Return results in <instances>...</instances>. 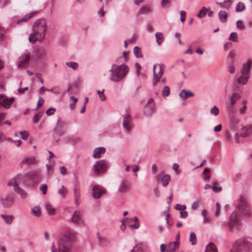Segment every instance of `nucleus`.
Returning a JSON list of instances; mask_svg holds the SVG:
<instances>
[{
  "instance_id": "1",
  "label": "nucleus",
  "mask_w": 252,
  "mask_h": 252,
  "mask_svg": "<svg viewBox=\"0 0 252 252\" xmlns=\"http://www.w3.org/2000/svg\"><path fill=\"white\" fill-rule=\"evenodd\" d=\"M76 240V238L74 232H65L58 241V252H72Z\"/></svg>"
},
{
  "instance_id": "2",
  "label": "nucleus",
  "mask_w": 252,
  "mask_h": 252,
  "mask_svg": "<svg viewBox=\"0 0 252 252\" xmlns=\"http://www.w3.org/2000/svg\"><path fill=\"white\" fill-rule=\"evenodd\" d=\"M128 71V67L124 63L120 65L113 64L110 70L111 73L110 79L112 81L118 82L126 75Z\"/></svg>"
},
{
  "instance_id": "3",
  "label": "nucleus",
  "mask_w": 252,
  "mask_h": 252,
  "mask_svg": "<svg viewBox=\"0 0 252 252\" xmlns=\"http://www.w3.org/2000/svg\"><path fill=\"white\" fill-rule=\"evenodd\" d=\"M252 240L246 238L237 240L231 252H252Z\"/></svg>"
},
{
  "instance_id": "4",
  "label": "nucleus",
  "mask_w": 252,
  "mask_h": 252,
  "mask_svg": "<svg viewBox=\"0 0 252 252\" xmlns=\"http://www.w3.org/2000/svg\"><path fill=\"white\" fill-rule=\"evenodd\" d=\"M32 31L36 33V36L40 41L45 38V32L47 29L46 21L44 19H40L35 21L32 26Z\"/></svg>"
},
{
  "instance_id": "5",
  "label": "nucleus",
  "mask_w": 252,
  "mask_h": 252,
  "mask_svg": "<svg viewBox=\"0 0 252 252\" xmlns=\"http://www.w3.org/2000/svg\"><path fill=\"white\" fill-rule=\"evenodd\" d=\"M252 61L248 59L246 63L243 64L241 69L242 75L237 79L236 82L238 84L245 85L248 82L251 75V66Z\"/></svg>"
},
{
  "instance_id": "6",
  "label": "nucleus",
  "mask_w": 252,
  "mask_h": 252,
  "mask_svg": "<svg viewBox=\"0 0 252 252\" xmlns=\"http://www.w3.org/2000/svg\"><path fill=\"white\" fill-rule=\"evenodd\" d=\"M236 207L239 209L240 212L247 217H251L252 215L251 207L248 203L245 197L243 195L240 196L237 200Z\"/></svg>"
},
{
  "instance_id": "7",
  "label": "nucleus",
  "mask_w": 252,
  "mask_h": 252,
  "mask_svg": "<svg viewBox=\"0 0 252 252\" xmlns=\"http://www.w3.org/2000/svg\"><path fill=\"white\" fill-rule=\"evenodd\" d=\"M106 170L107 163L104 160L97 161L93 167V170L95 174L104 172Z\"/></svg>"
},
{
  "instance_id": "8",
  "label": "nucleus",
  "mask_w": 252,
  "mask_h": 252,
  "mask_svg": "<svg viewBox=\"0 0 252 252\" xmlns=\"http://www.w3.org/2000/svg\"><path fill=\"white\" fill-rule=\"evenodd\" d=\"M123 126L127 132H130L133 127L132 118L126 110V114L124 117Z\"/></svg>"
},
{
  "instance_id": "9",
  "label": "nucleus",
  "mask_w": 252,
  "mask_h": 252,
  "mask_svg": "<svg viewBox=\"0 0 252 252\" xmlns=\"http://www.w3.org/2000/svg\"><path fill=\"white\" fill-rule=\"evenodd\" d=\"M93 196L94 198H99L102 194L106 192V189L102 186L96 185H94L92 189Z\"/></svg>"
},
{
  "instance_id": "10",
  "label": "nucleus",
  "mask_w": 252,
  "mask_h": 252,
  "mask_svg": "<svg viewBox=\"0 0 252 252\" xmlns=\"http://www.w3.org/2000/svg\"><path fill=\"white\" fill-rule=\"evenodd\" d=\"M19 62L18 67H25L27 66L30 61V56L27 53L23 54L19 58Z\"/></svg>"
},
{
  "instance_id": "11",
  "label": "nucleus",
  "mask_w": 252,
  "mask_h": 252,
  "mask_svg": "<svg viewBox=\"0 0 252 252\" xmlns=\"http://www.w3.org/2000/svg\"><path fill=\"white\" fill-rule=\"evenodd\" d=\"M69 221L76 224L82 223L83 220L81 217L80 212L78 211L74 212L72 217L69 219Z\"/></svg>"
},
{
  "instance_id": "12",
  "label": "nucleus",
  "mask_w": 252,
  "mask_h": 252,
  "mask_svg": "<svg viewBox=\"0 0 252 252\" xmlns=\"http://www.w3.org/2000/svg\"><path fill=\"white\" fill-rule=\"evenodd\" d=\"M64 126L65 122L59 119L57 123V125L54 129V134H56L59 135H61L63 134L62 128L64 127Z\"/></svg>"
},
{
  "instance_id": "13",
  "label": "nucleus",
  "mask_w": 252,
  "mask_h": 252,
  "mask_svg": "<svg viewBox=\"0 0 252 252\" xmlns=\"http://www.w3.org/2000/svg\"><path fill=\"white\" fill-rule=\"evenodd\" d=\"M157 67V66L154 65L153 67V83L152 85L153 87H155L158 83H159L161 84H163L165 82V79L164 78L158 77L156 78V72L155 69Z\"/></svg>"
},
{
  "instance_id": "14",
  "label": "nucleus",
  "mask_w": 252,
  "mask_h": 252,
  "mask_svg": "<svg viewBox=\"0 0 252 252\" xmlns=\"http://www.w3.org/2000/svg\"><path fill=\"white\" fill-rule=\"evenodd\" d=\"M40 172L39 171H32L28 174L30 180L34 182H38L40 180Z\"/></svg>"
},
{
  "instance_id": "15",
  "label": "nucleus",
  "mask_w": 252,
  "mask_h": 252,
  "mask_svg": "<svg viewBox=\"0 0 252 252\" xmlns=\"http://www.w3.org/2000/svg\"><path fill=\"white\" fill-rule=\"evenodd\" d=\"M15 97H12L8 98L7 96L5 98V99L1 101L0 103V105L2 106L4 108L6 109H8L11 104L14 102Z\"/></svg>"
},
{
  "instance_id": "16",
  "label": "nucleus",
  "mask_w": 252,
  "mask_h": 252,
  "mask_svg": "<svg viewBox=\"0 0 252 252\" xmlns=\"http://www.w3.org/2000/svg\"><path fill=\"white\" fill-rule=\"evenodd\" d=\"M155 108V104L148 105V104H146L144 108L143 113L145 116H150L154 113Z\"/></svg>"
},
{
  "instance_id": "17",
  "label": "nucleus",
  "mask_w": 252,
  "mask_h": 252,
  "mask_svg": "<svg viewBox=\"0 0 252 252\" xmlns=\"http://www.w3.org/2000/svg\"><path fill=\"white\" fill-rule=\"evenodd\" d=\"M152 7L151 3H147L143 5L138 11L139 14L146 15L149 14Z\"/></svg>"
},
{
  "instance_id": "18",
  "label": "nucleus",
  "mask_w": 252,
  "mask_h": 252,
  "mask_svg": "<svg viewBox=\"0 0 252 252\" xmlns=\"http://www.w3.org/2000/svg\"><path fill=\"white\" fill-rule=\"evenodd\" d=\"M238 222L237 214L236 211L233 212L230 217V226L231 228L237 226Z\"/></svg>"
},
{
  "instance_id": "19",
  "label": "nucleus",
  "mask_w": 252,
  "mask_h": 252,
  "mask_svg": "<svg viewBox=\"0 0 252 252\" xmlns=\"http://www.w3.org/2000/svg\"><path fill=\"white\" fill-rule=\"evenodd\" d=\"M13 197L12 196H8L5 198H1V202L5 208L9 207L11 206L13 202Z\"/></svg>"
},
{
  "instance_id": "20",
  "label": "nucleus",
  "mask_w": 252,
  "mask_h": 252,
  "mask_svg": "<svg viewBox=\"0 0 252 252\" xmlns=\"http://www.w3.org/2000/svg\"><path fill=\"white\" fill-rule=\"evenodd\" d=\"M130 184L127 181H123L120 185L119 190L121 193H125L128 191Z\"/></svg>"
},
{
  "instance_id": "21",
  "label": "nucleus",
  "mask_w": 252,
  "mask_h": 252,
  "mask_svg": "<svg viewBox=\"0 0 252 252\" xmlns=\"http://www.w3.org/2000/svg\"><path fill=\"white\" fill-rule=\"evenodd\" d=\"M106 149L104 147H98L95 148L93 153V157L94 158H99L100 155L104 154L105 152Z\"/></svg>"
},
{
  "instance_id": "22",
  "label": "nucleus",
  "mask_w": 252,
  "mask_h": 252,
  "mask_svg": "<svg viewBox=\"0 0 252 252\" xmlns=\"http://www.w3.org/2000/svg\"><path fill=\"white\" fill-rule=\"evenodd\" d=\"M218 17L222 23H225L227 21L228 14L224 10H220L218 13Z\"/></svg>"
},
{
  "instance_id": "23",
  "label": "nucleus",
  "mask_w": 252,
  "mask_h": 252,
  "mask_svg": "<svg viewBox=\"0 0 252 252\" xmlns=\"http://www.w3.org/2000/svg\"><path fill=\"white\" fill-rule=\"evenodd\" d=\"M179 96L181 97H183L184 98H187L191 96H193L194 94L190 91H186L183 90L179 93Z\"/></svg>"
},
{
  "instance_id": "24",
  "label": "nucleus",
  "mask_w": 252,
  "mask_h": 252,
  "mask_svg": "<svg viewBox=\"0 0 252 252\" xmlns=\"http://www.w3.org/2000/svg\"><path fill=\"white\" fill-rule=\"evenodd\" d=\"M36 13L37 12H32L29 14L26 15L23 18L19 19L18 21L17 24H20L23 22L28 21L29 19L33 17Z\"/></svg>"
},
{
  "instance_id": "25",
  "label": "nucleus",
  "mask_w": 252,
  "mask_h": 252,
  "mask_svg": "<svg viewBox=\"0 0 252 252\" xmlns=\"http://www.w3.org/2000/svg\"><path fill=\"white\" fill-rule=\"evenodd\" d=\"M179 245L175 244L174 242H170L166 249V252H175L178 248Z\"/></svg>"
},
{
  "instance_id": "26",
  "label": "nucleus",
  "mask_w": 252,
  "mask_h": 252,
  "mask_svg": "<svg viewBox=\"0 0 252 252\" xmlns=\"http://www.w3.org/2000/svg\"><path fill=\"white\" fill-rule=\"evenodd\" d=\"M171 180L170 176L169 174L164 175L161 179V183L163 187H166Z\"/></svg>"
},
{
  "instance_id": "27",
  "label": "nucleus",
  "mask_w": 252,
  "mask_h": 252,
  "mask_svg": "<svg viewBox=\"0 0 252 252\" xmlns=\"http://www.w3.org/2000/svg\"><path fill=\"white\" fill-rule=\"evenodd\" d=\"M98 239L99 240L98 246L100 247L106 246L107 244L109 243V240L105 237H101L100 236H98Z\"/></svg>"
},
{
  "instance_id": "28",
  "label": "nucleus",
  "mask_w": 252,
  "mask_h": 252,
  "mask_svg": "<svg viewBox=\"0 0 252 252\" xmlns=\"http://www.w3.org/2000/svg\"><path fill=\"white\" fill-rule=\"evenodd\" d=\"M206 252H218V251L215 245L210 243L206 247Z\"/></svg>"
},
{
  "instance_id": "29",
  "label": "nucleus",
  "mask_w": 252,
  "mask_h": 252,
  "mask_svg": "<svg viewBox=\"0 0 252 252\" xmlns=\"http://www.w3.org/2000/svg\"><path fill=\"white\" fill-rule=\"evenodd\" d=\"M22 179V177L21 174H18L14 178V188L18 187V185L21 183Z\"/></svg>"
},
{
  "instance_id": "30",
  "label": "nucleus",
  "mask_w": 252,
  "mask_h": 252,
  "mask_svg": "<svg viewBox=\"0 0 252 252\" xmlns=\"http://www.w3.org/2000/svg\"><path fill=\"white\" fill-rule=\"evenodd\" d=\"M14 189L15 191H16L20 195L21 198H25L27 196V193L26 191H25L23 189L20 188L19 187L16 188H14Z\"/></svg>"
},
{
  "instance_id": "31",
  "label": "nucleus",
  "mask_w": 252,
  "mask_h": 252,
  "mask_svg": "<svg viewBox=\"0 0 252 252\" xmlns=\"http://www.w3.org/2000/svg\"><path fill=\"white\" fill-rule=\"evenodd\" d=\"M156 38L157 43L158 45H160L163 40V36L161 32H158L155 34Z\"/></svg>"
},
{
  "instance_id": "32",
  "label": "nucleus",
  "mask_w": 252,
  "mask_h": 252,
  "mask_svg": "<svg viewBox=\"0 0 252 252\" xmlns=\"http://www.w3.org/2000/svg\"><path fill=\"white\" fill-rule=\"evenodd\" d=\"M1 218L3 219V220H4V221L7 223V224H11L13 220V217L11 215H1Z\"/></svg>"
},
{
  "instance_id": "33",
  "label": "nucleus",
  "mask_w": 252,
  "mask_h": 252,
  "mask_svg": "<svg viewBox=\"0 0 252 252\" xmlns=\"http://www.w3.org/2000/svg\"><path fill=\"white\" fill-rule=\"evenodd\" d=\"M207 11V8L204 6L199 10L196 16L199 18H204L206 16Z\"/></svg>"
},
{
  "instance_id": "34",
  "label": "nucleus",
  "mask_w": 252,
  "mask_h": 252,
  "mask_svg": "<svg viewBox=\"0 0 252 252\" xmlns=\"http://www.w3.org/2000/svg\"><path fill=\"white\" fill-rule=\"evenodd\" d=\"M246 9L245 5L244 3L239 2L236 6L235 10L236 12H240L244 11Z\"/></svg>"
},
{
  "instance_id": "35",
  "label": "nucleus",
  "mask_w": 252,
  "mask_h": 252,
  "mask_svg": "<svg viewBox=\"0 0 252 252\" xmlns=\"http://www.w3.org/2000/svg\"><path fill=\"white\" fill-rule=\"evenodd\" d=\"M243 128L246 129V131L243 132L240 134V135L243 137H247L249 134L252 132V125L249 127H244Z\"/></svg>"
},
{
  "instance_id": "36",
  "label": "nucleus",
  "mask_w": 252,
  "mask_h": 252,
  "mask_svg": "<svg viewBox=\"0 0 252 252\" xmlns=\"http://www.w3.org/2000/svg\"><path fill=\"white\" fill-rule=\"evenodd\" d=\"M32 214L36 217H39L41 215V209L39 206H35L32 209Z\"/></svg>"
},
{
  "instance_id": "37",
  "label": "nucleus",
  "mask_w": 252,
  "mask_h": 252,
  "mask_svg": "<svg viewBox=\"0 0 252 252\" xmlns=\"http://www.w3.org/2000/svg\"><path fill=\"white\" fill-rule=\"evenodd\" d=\"M235 55L236 54L234 50L230 51L227 57L228 62L229 63H234Z\"/></svg>"
},
{
  "instance_id": "38",
  "label": "nucleus",
  "mask_w": 252,
  "mask_h": 252,
  "mask_svg": "<svg viewBox=\"0 0 252 252\" xmlns=\"http://www.w3.org/2000/svg\"><path fill=\"white\" fill-rule=\"evenodd\" d=\"M36 36H37L36 33L33 31L30 34L29 37L30 42L32 44L35 43L37 40V38Z\"/></svg>"
},
{
  "instance_id": "39",
  "label": "nucleus",
  "mask_w": 252,
  "mask_h": 252,
  "mask_svg": "<svg viewBox=\"0 0 252 252\" xmlns=\"http://www.w3.org/2000/svg\"><path fill=\"white\" fill-rule=\"evenodd\" d=\"M170 88L167 86H165L161 92V94L163 97H166L170 94Z\"/></svg>"
},
{
  "instance_id": "40",
  "label": "nucleus",
  "mask_w": 252,
  "mask_h": 252,
  "mask_svg": "<svg viewBox=\"0 0 252 252\" xmlns=\"http://www.w3.org/2000/svg\"><path fill=\"white\" fill-rule=\"evenodd\" d=\"M133 53L134 54V55L137 58H142V54L141 51V49L138 47V46H135L133 49Z\"/></svg>"
},
{
  "instance_id": "41",
  "label": "nucleus",
  "mask_w": 252,
  "mask_h": 252,
  "mask_svg": "<svg viewBox=\"0 0 252 252\" xmlns=\"http://www.w3.org/2000/svg\"><path fill=\"white\" fill-rule=\"evenodd\" d=\"M189 241L192 245H194L197 243V238L195 234L191 232L189 236Z\"/></svg>"
},
{
  "instance_id": "42",
  "label": "nucleus",
  "mask_w": 252,
  "mask_h": 252,
  "mask_svg": "<svg viewBox=\"0 0 252 252\" xmlns=\"http://www.w3.org/2000/svg\"><path fill=\"white\" fill-rule=\"evenodd\" d=\"M202 215L203 216V223H207L208 222L209 220H210V219L208 217L207 211L205 209H203L202 211Z\"/></svg>"
},
{
  "instance_id": "43",
  "label": "nucleus",
  "mask_w": 252,
  "mask_h": 252,
  "mask_svg": "<svg viewBox=\"0 0 252 252\" xmlns=\"http://www.w3.org/2000/svg\"><path fill=\"white\" fill-rule=\"evenodd\" d=\"M229 40L237 42L238 41V34L236 32H232L230 33L229 37L228 38Z\"/></svg>"
},
{
  "instance_id": "44",
  "label": "nucleus",
  "mask_w": 252,
  "mask_h": 252,
  "mask_svg": "<svg viewBox=\"0 0 252 252\" xmlns=\"http://www.w3.org/2000/svg\"><path fill=\"white\" fill-rule=\"evenodd\" d=\"M142 244H138L135 246L130 252H143Z\"/></svg>"
},
{
  "instance_id": "45",
  "label": "nucleus",
  "mask_w": 252,
  "mask_h": 252,
  "mask_svg": "<svg viewBox=\"0 0 252 252\" xmlns=\"http://www.w3.org/2000/svg\"><path fill=\"white\" fill-rule=\"evenodd\" d=\"M45 208L49 214L53 215L55 213V209L52 208L49 203L45 204Z\"/></svg>"
},
{
  "instance_id": "46",
  "label": "nucleus",
  "mask_w": 252,
  "mask_h": 252,
  "mask_svg": "<svg viewBox=\"0 0 252 252\" xmlns=\"http://www.w3.org/2000/svg\"><path fill=\"white\" fill-rule=\"evenodd\" d=\"M77 98L74 96H71L70 97V101H72V102H71L69 104V107L70 109L72 110L74 108L75 103L77 101Z\"/></svg>"
},
{
  "instance_id": "47",
  "label": "nucleus",
  "mask_w": 252,
  "mask_h": 252,
  "mask_svg": "<svg viewBox=\"0 0 252 252\" xmlns=\"http://www.w3.org/2000/svg\"><path fill=\"white\" fill-rule=\"evenodd\" d=\"M35 162V158L33 157L28 158L23 160V163L26 164H32Z\"/></svg>"
},
{
  "instance_id": "48",
  "label": "nucleus",
  "mask_w": 252,
  "mask_h": 252,
  "mask_svg": "<svg viewBox=\"0 0 252 252\" xmlns=\"http://www.w3.org/2000/svg\"><path fill=\"white\" fill-rule=\"evenodd\" d=\"M156 66H157V67H158L159 70H158V72L157 74L156 73V78H158V77H162V74H163V72H162V65L161 64H158L157 65H155Z\"/></svg>"
},
{
  "instance_id": "49",
  "label": "nucleus",
  "mask_w": 252,
  "mask_h": 252,
  "mask_svg": "<svg viewBox=\"0 0 252 252\" xmlns=\"http://www.w3.org/2000/svg\"><path fill=\"white\" fill-rule=\"evenodd\" d=\"M67 192V190L63 186H62L61 188L58 191L59 194L61 195L63 198L66 196Z\"/></svg>"
},
{
  "instance_id": "50",
  "label": "nucleus",
  "mask_w": 252,
  "mask_h": 252,
  "mask_svg": "<svg viewBox=\"0 0 252 252\" xmlns=\"http://www.w3.org/2000/svg\"><path fill=\"white\" fill-rule=\"evenodd\" d=\"M65 64L67 66H68L74 70L77 69L78 67V64L76 62H66L65 63Z\"/></svg>"
},
{
  "instance_id": "51",
  "label": "nucleus",
  "mask_w": 252,
  "mask_h": 252,
  "mask_svg": "<svg viewBox=\"0 0 252 252\" xmlns=\"http://www.w3.org/2000/svg\"><path fill=\"white\" fill-rule=\"evenodd\" d=\"M220 213V206L219 203H216V208L215 213L214 214V217L216 218L219 217Z\"/></svg>"
},
{
  "instance_id": "52",
  "label": "nucleus",
  "mask_w": 252,
  "mask_h": 252,
  "mask_svg": "<svg viewBox=\"0 0 252 252\" xmlns=\"http://www.w3.org/2000/svg\"><path fill=\"white\" fill-rule=\"evenodd\" d=\"M210 112L214 116H217L219 114V110L216 106H214L211 108Z\"/></svg>"
},
{
  "instance_id": "53",
  "label": "nucleus",
  "mask_w": 252,
  "mask_h": 252,
  "mask_svg": "<svg viewBox=\"0 0 252 252\" xmlns=\"http://www.w3.org/2000/svg\"><path fill=\"white\" fill-rule=\"evenodd\" d=\"M229 63V64L228 66V71L230 73L233 74L235 72V68L234 65V63Z\"/></svg>"
},
{
  "instance_id": "54",
  "label": "nucleus",
  "mask_w": 252,
  "mask_h": 252,
  "mask_svg": "<svg viewBox=\"0 0 252 252\" xmlns=\"http://www.w3.org/2000/svg\"><path fill=\"white\" fill-rule=\"evenodd\" d=\"M104 89L101 91H100L99 90H98L97 91V94L99 95L100 99H101V101H103L106 99L105 96L104 94Z\"/></svg>"
},
{
  "instance_id": "55",
  "label": "nucleus",
  "mask_w": 252,
  "mask_h": 252,
  "mask_svg": "<svg viewBox=\"0 0 252 252\" xmlns=\"http://www.w3.org/2000/svg\"><path fill=\"white\" fill-rule=\"evenodd\" d=\"M236 26L238 29L241 30H243L245 29V26L243 25L242 21L240 20L236 22Z\"/></svg>"
},
{
  "instance_id": "56",
  "label": "nucleus",
  "mask_w": 252,
  "mask_h": 252,
  "mask_svg": "<svg viewBox=\"0 0 252 252\" xmlns=\"http://www.w3.org/2000/svg\"><path fill=\"white\" fill-rule=\"evenodd\" d=\"M46 52L43 48H39L37 51V55L38 57H41L45 55Z\"/></svg>"
},
{
  "instance_id": "57",
  "label": "nucleus",
  "mask_w": 252,
  "mask_h": 252,
  "mask_svg": "<svg viewBox=\"0 0 252 252\" xmlns=\"http://www.w3.org/2000/svg\"><path fill=\"white\" fill-rule=\"evenodd\" d=\"M44 100L43 98L42 97L39 96V100L37 103V107L34 109V110H37L38 108L40 107L41 106H42L44 104Z\"/></svg>"
},
{
  "instance_id": "58",
  "label": "nucleus",
  "mask_w": 252,
  "mask_h": 252,
  "mask_svg": "<svg viewBox=\"0 0 252 252\" xmlns=\"http://www.w3.org/2000/svg\"><path fill=\"white\" fill-rule=\"evenodd\" d=\"M20 134L21 135V137L23 140H27L28 137V133L26 131L23 130L20 132Z\"/></svg>"
},
{
  "instance_id": "59",
  "label": "nucleus",
  "mask_w": 252,
  "mask_h": 252,
  "mask_svg": "<svg viewBox=\"0 0 252 252\" xmlns=\"http://www.w3.org/2000/svg\"><path fill=\"white\" fill-rule=\"evenodd\" d=\"M74 197H75V201H76V203L77 205H78V199H79V197H80V193L79 192L77 191V189L76 188H75L74 189Z\"/></svg>"
},
{
  "instance_id": "60",
  "label": "nucleus",
  "mask_w": 252,
  "mask_h": 252,
  "mask_svg": "<svg viewBox=\"0 0 252 252\" xmlns=\"http://www.w3.org/2000/svg\"><path fill=\"white\" fill-rule=\"evenodd\" d=\"M56 112V109L55 108H50L46 111V114L48 116H51L54 114Z\"/></svg>"
},
{
  "instance_id": "61",
  "label": "nucleus",
  "mask_w": 252,
  "mask_h": 252,
  "mask_svg": "<svg viewBox=\"0 0 252 252\" xmlns=\"http://www.w3.org/2000/svg\"><path fill=\"white\" fill-rule=\"evenodd\" d=\"M40 190L42 191L43 194H45L47 192V186L46 184H42L40 187Z\"/></svg>"
},
{
  "instance_id": "62",
  "label": "nucleus",
  "mask_w": 252,
  "mask_h": 252,
  "mask_svg": "<svg viewBox=\"0 0 252 252\" xmlns=\"http://www.w3.org/2000/svg\"><path fill=\"white\" fill-rule=\"evenodd\" d=\"M53 90V88H52L51 89H48L44 87H42L38 91V94H42L45 91H52Z\"/></svg>"
},
{
  "instance_id": "63",
  "label": "nucleus",
  "mask_w": 252,
  "mask_h": 252,
  "mask_svg": "<svg viewBox=\"0 0 252 252\" xmlns=\"http://www.w3.org/2000/svg\"><path fill=\"white\" fill-rule=\"evenodd\" d=\"M180 216L181 218L185 219L188 216V212L185 211H181L180 212Z\"/></svg>"
},
{
  "instance_id": "64",
  "label": "nucleus",
  "mask_w": 252,
  "mask_h": 252,
  "mask_svg": "<svg viewBox=\"0 0 252 252\" xmlns=\"http://www.w3.org/2000/svg\"><path fill=\"white\" fill-rule=\"evenodd\" d=\"M186 12L184 11H182L181 12V17H180V20L181 22L184 23L186 19Z\"/></svg>"
}]
</instances>
